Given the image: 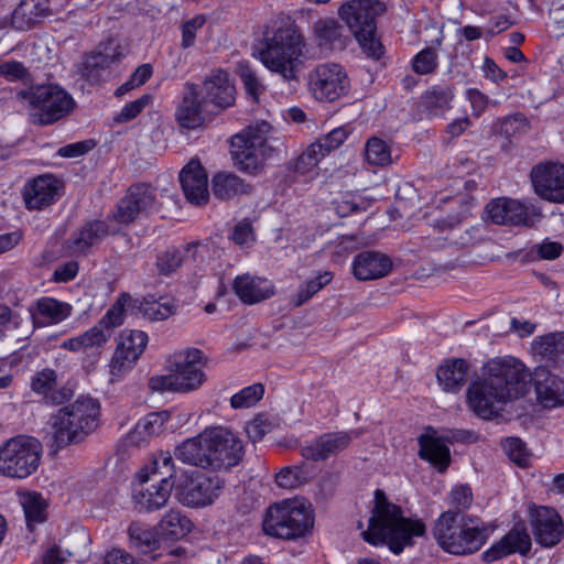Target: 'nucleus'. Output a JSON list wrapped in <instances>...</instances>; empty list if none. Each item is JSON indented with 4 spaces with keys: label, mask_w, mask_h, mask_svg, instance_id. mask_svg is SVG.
Wrapping results in <instances>:
<instances>
[{
    "label": "nucleus",
    "mask_w": 564,
    "mask_h": 564,
    "mask_svg": "<svg viewBox=\"0 0 564 564\" xmlns=\"http://www.w3.org/2000/svg\"><path fill=\"white\" fill-rule=\"evenodd\" d=\"M532 381L538 402L543 408L564 405V380L545 367L533 373L519 359L511 356L495 357L484 364L474 379L466 400L471 412L482 420L500 415L505 405L527 395Z\"/></svg>",
    "instance_id": "1"
},
{
    "label": "nucleus",
    "mask_w": 564,
    "mask_h": 564,
    "mask_svg": "<svg viewBox=\"0 0 564 564\" xmlns=\"http://www.w3.org/2000/svg\"><path fill=\"white\" fill-rule=\"evenodd\" d=\"M425 523L419 518L403 516L402 508L390 502L384 492L375 491V507L369 518L368 529L362 532L366 542L372 545L387 544L391 552L400 554L413 539L423 536Z\"/></svg>",
    "instance_id": "2"
},
{
    "label": "nucleus",
    "mask_w": 564,
    "mask_h": 564,
    "mask_svg": "<svg viewBox=\"0 0 564 564\" xmlns=\"http://www.w3.org/2000/svg\"><path fill=\"white\" fill-rule=\"evenodd\" d=\"M260 61L284 80H297L304 61L308 58L306 39L291 18L281 20L272 36L267 37L259 53Z\"/></svg>",
    "instance_id": "3"
},
{
    "label": "nucleus",
    "mask_w": 564,
    "mask_h": 564,
    "mask_svg": "<svg viewBox=\"0 0 564 564\" xmlns=\"http://www.w3.org/2000/svg\"><path fill=\"white\" fill-rule=\"evenodd\" d=\"M432 534L447 553L465 555L477 552L487 540V530L478 521L459 511H445L435 520Z\"/></svg>",
    "instance_id": "4"
},
{
    "label": "nucleus",
    "mask_w": 564,
    "mask_h": 564,
    "mask_svg": "<svg viewBox=\"0 0 564 564\" xmlns=\"http://www.w3.org/2000/svg\"><path fill=\"white\" fill-rule=\"evenodd\" d=\"M99 408L97 400L80 397L52 415L51 427L56 447L80 442L91 433L97 426Z\"/></svg>",
    "instance_id": "5"
},
{
    "label": "nucleus",
    "mask_w": 564,
    "mask_h": 564,
    "mask_svg": "<svg viewBox=\"0 0 564 564\" xmlns=\"http://www.w3.org/2000/svg\"><path fill=\"white\" fill-rule=\"evenodd\" d=\"M384 11V4L377 0H352L338 9V15L354 33L364 53L379 59L383 46L376 37V18Z\"/></svg>",
    "instance_id": "6"
},
{
    "label": "nucleus",
    "mask_w": 564,
    "mask_h": 564,
    "mask_svg": "<svg viewBox=\"0 0 564 564\" xmlns=\"http://www.w3.org/2000/svg\"><path fill=\"white\" fill-rule=\"evenodd\" d=\"M313 524L314 518L310 505L300 499H286L267 509L262 528L267 535L295 540L304 536Z\"/></svg>",
    "instance_id": "7"
},
{
    "label": "nucleus",
    "mask_w": 564,
    "mask_h": 564,
    "mask_svg": "<svg viewBox=\"0 0 564 564\" xmlns=\"http://www.w3.org/2000/svg\"><path fill=\"white\" fill-rule=\"evenodd\" d=\"M271 129L267 121H257L231 138V154L241 170L252 172L272 156L274 147L269 143Z\"/></svg>",
    "instance_id": "8"
},
{
    "label": "nucleus",
    "mask_w": 564,
    "mask_h": 564,
    "mask_svg": "<svg viewBox=\"0 0 564 564\" xmlns=\"http://www.w3.org/2000/svg\"><path fill=\"white\" fill-rule=\"evenodd\" d=\"M42 455L41 443L31 436L19 435L0 447V474L23 479L39 467Z\"/></svg>",
    "instance_id": "9"
},
{
    "label": "nucleus",
    "mask_w": 564,
    "mask_h": 564,
    "mask_svg": "<svg viewBox=\"0 0 564 564\" xmlns=\"http://www.w3.org/2000/svg\"><path fill=\"white\" fill-rule=\"evenodd\" d=\"M30 104L36 110L34 122L51 124L66 116L75 106L73 97L57 85H43L30 94Z\"/></svg>",
    "instance_id": "10"
},
{
    "label": "nucleus",
    "mask_w": 564,
    "mask_h": 564,
    "mask_svg": "<svg viewBox=\"0 0 564 564\" xmlns=\"http://www.w3.org/2000/svg\"><path fill=\"white\" fill-rule=\"evenodd\" d=\"M174 486L178 502L187 507H205L217 499L224 482L217 476L207 477L200 473H184Z\"/></svg>",
    "instance_id": "11"
},
{
    "label": "nucleus",
    "mask_w": 564,
    "mask_h": 564,
    "mask_svg": "<svg viewBox=\"0 0 564 564\" xmlns=\"http://www.w3.org/2000/svg\"><path fill=\"white\" fill-rule=\"evenodd\" d=\"M349 78L345 68L336 63H322L308 73V87L319 101L333 102L349 90Z\"/></svg>",
    "instance_id": "12"
},
{
    "label": "nucleus",
    "mask_w": 564,
    "mask_h": 564,
    "mask_svg": "<svg viewBox=\"0 0 564 564\" xmlns=\"http://www.w3.org/2000/svg\"><path fill=\"white\" fill-rule=\"evenodd\" d=\"M209 442V469H229L240 463L243 457L242 441L231 431L223 426L210 427Z\"/></svg>",
    "instance_id": "13"
},
{
    "label": "nucleus",
    "mask_w": 564,
    "mask_h": 564,
    "mask_svg": "<svg viewBox=\"0 0 564 564\" xmlns=\"http://www.w3.org/2000/svg\"><path fill=\"white\" fill-rule=\"evenodd\" d=\"M170 364L178 382L180 392L197 390L206 380L203 371L206 359L203 351L197 348H186L175 352Z\"/></svg>",
    "instance_id": "14"
},
{
    "label": "nucleus",
    "mask_w": 564,
    "mask_h": 564,
    "mask_svg": "<svg viewBox=\"0 0 564 564\" xmlns=\"http://www.w3.org/2000/svg\"><path fill=\"white\" fill-rule=\"evenodd\" d=\"M148 343V335L142 330L123 333L109 364L110 381L121 380L135 365Z\"/></svg>",
    "instance_id": "15"
},
{
    "label": "nucleus",
    "mask_w": 564,
    "mask_h": 564,
    "mask_svg": "<svg viewBox=\"0 0 564 564\" xmlns=\"http://www.w3.org/2000/svg\"><path fill=\"white\" fill-rule=\"evenodd\" d=\"M531 182L536 195L556 204H564V164L540 163L531 170Z\"/></svg>",
    "instance_id": "16"
},
{
    "label": "nucleus",
    "mask_w": 564,
    "mask_h": 564,
    "mask_svg": "<svg viewBox=\"0 0 564 564\" xmlns=\"http://www.w3.org/2000/svg\"><path fill=\"white\" fill-rule=\"evenodd\" d=\"M351 133V129L341 126L318 138L296 160L295 172L305 174L332 151L338 149Z\"/></svg>",
    "instance_id": "17"
},
{
    "label": "nucleus",
    "mask_w": 564,
    "mask_h": 564,
    "mask_svg": "<svg viewBox=\"0 0 564 564\" xmlns=\"http://www.w3.org/2000/svg\"><path fill=\"white\" fill-rule=\"evenodd\" d=\"M154 191L145 184L132 185L123 196L113 214V218L121 225L133 223L140 215L148 214L154 206Z\"/></svg>",
    "instance_id": "18"
},
{
    "label": "nucleus",
    "mask_w": 564,
    "mask_h": 564,
    "mask_svg": "<svg viewBox=\"0 0 564 564\" xmlns=\"http://www.w3.org/2000/svg\"><path fill=\"white\" fill-rule=\"evenodd\" d=\"M530 524L535 542L544 547L556 545L564 535L562 519L556 510L550 507L532 509Z\"/></svg>",
    "instance_id": "19"
},
{
    "label": "nucleus",
    "mask_w": 564,
    "mask_h": 564,
    "mask_svg": "<svg viewBox=\"0 0 564 564\" xmlns=\"http://www.w3.org/2000/svg\"><path fill=\"white\" fill-rule=\"evenodd\" d=\"M358 435L357 431L324 433L313 442L302 446L301 454L307 460H326L345 451Z\"/></svg>",
    "instance_id": "20"
},
{
    "label": "nucleus",
    "mask_w": 564,
    "mask_h": 564,
    "mask_svg": "<svg viewBox=\"0 0 564 564\" xmlns=\"http://www.w3.org/2000/svg\"><path fill=\"white\" fill-rule=\"evenodd\" d=\"M199 89L202 90L200 99L207 108L212 106L214 109L224 110L232 106L236 99L235 86L228 73L223 69H217L207 76Z\"/></svg>",
    "instance_id": "21"
},
{
    "label": "nucleus",
    "mask_w": 564,
    "mask_h": 564,
    "mask_svg": "<svg viewBox=\"0 0 564 564\" xmlns=\"http://www.w3.org/2000/svg\"><path fill=\"white\" fill-rule=\"evenodd\" d=\"M202 90L199 85L186 83L182 99L175 111L177 123L184 128L194 130L203 126L207 110L204 101L200 99Z\"/></svg>",
    "instance_id": "22"
},
{
    "label": "nucleus",
    "mask_w": 564,
    "mask_h": 564,
    "mask_svg": "<svg viewBox=\"0 0 564 564\" xmlns=\"http://www.w3.org/2000/svg\"><path fill=\"white\" fill-rule=\"evenodd\" d=\"M185 197L195 205H205L209 198L207 174L198 160H191L180 173Z\"/></svg>",
    "instance_id": "23"
},
{
    "label": "nucleus",
    "mask_w": 564,
    "mask_h": 564,
    "mask_svg": "<svg viewBox=\"0 0 564 564\" xmlns=\"http://www.w3.org/2000/svg\"><path fill=\"white\" fill-rule=\"evenodd\" d=\"M531 550V538L522 524H516L490 549L482 553L488 563L498 561L513 553L525 555Z\"/></svg>",
    "instance_id": "24"
},
{
    "label": "nucleus",
    "mask_w": 564,
    "mask_h": 564,
    "mask_svg": "<svg viewBox=\"0 0 564 564\" xmlns=\"http://www.w3.org/2000/svg\"><path fill=\"white\" fill-rule=\"evenodd\" d=\"M57 181L52 175H40L25 183L23 200L30 210H41L52 205L57 196Z\"/></svg>",
    "instance_id": "25"
},
{
    "label": "nucleus",
    "mask_w": 564,
    "mask_h": 564,
    "mask_svg": "<svg viewBox=\"0 0 564 564\" xmlns=\"http://www.w3.org/2000/svg\"><path fill=\"white\" fill-rule=\"evenodd\" d=\"M351 270L359 281L377 280L389 274L392 261L379 251H361L354 258Z\"/></svg>",
    "instance_id": "26"
},
{
    "label": "nucleus",
    "mask_w": 564,
    "mask_h": 564,
    "mask_svg": "<svg viewBox=\"0 0 564 564\" xmlns=\"http://www.w3.org/2000/svg\"><path fill=\"white\" fill-rule=\"evenodd\" d=\"M232 289L239 300L248 305L260 303L274 295L272 281L249 273L236 276Z\"/></svg>",
    "instance_id": "27"
},
{
    "label": "nucleus",
    "mask_w": 564,
    "mask_h": 564,
    "mask_svg": "<svg viewBox=\"0 0 564 564\" xmlns=\"http://www.w3.org/2000/svg\"><path fill=\"white\" fill-rule=\"evenodd\" d=\"M174 482L156 481L141 482L133 492V502L139 511L153 512L162 509L171 497Z\"/></svg>",
    "instance_id": "28"
},
{
    "label": "nucleus",
    "mask_w": 564,
    "mask_h": 564,
    "mask_svg": "<svg viewBox=\"0 0 564 564\" xmlns=\"http://www.w3.org/2000/svg\"><path fill=\"white\" fill-rule=\"evenodd\" d=\"M107 235L108 225L105 221H89L77 229L72 237L65 241V251L72 256H84Z\"/></svg>",
    "instance_id": "29"
},
{
    "label": "nucleus",
    "mask_w": 564,
    "mask_h": 564,
    "mask_svg": "<svg viewBox=\"0 0 564 564\" xmlns=\"http://www.w3.org/2000/svg\"><path fill=\"white\" fill-rule=\"evenodd\" d=\"M208 436H210V427H206L198 435L183 441L175 447L174 456L187 465L209 469V449H207L209 442L206 440Z\"/></svg>",
    "instance_id": "30"
},
{
    "label": "nucleus",
    "mask_w": 564,
    "mask_h": 564,
    "mask_svg": "<svg viewBox=\"0 0 564 564\" xmlns=\"http://www.w3.org/2000/svg\"><path fill=\"white\" fill-rule=\"evenodd\" d=\"M72 311L70 304L53 297H42L36 301L34 308H30L35 327L58 324L68 318Z\"/></svg>",
    "instance_id": "31"
},
{
    "label": "nucleus",
    "mask_w": 564,
    "mask_h": 564,
    "mask_svg": "<svg viewBox=\"0 0 564 564\" xmlns=\"http://www.w3.org/2000/svg\"><path fill=\"white\" fill-rule=\"evenodd\" d=\"M50 14V0H22L12 13V25L28 30Z\"/></svg>",
    "instance_id": "32"
},
{
    "label": "nucleus",
    "mask_w": 564,
    "mask_h": 564,
    "mask_svg": "<svg viewBox=\"0 0 564 564\" xmlns=\"http://www.w3.org/2000/svg\"><path fill=\"white\" fill-rule=\"evenodd\" d=\"M313 35L318 47L323 51L333 52L345 47L343 26L335 19L317 20L313 25Z\"/></svg>",
    "instance_id": "33"
},
{
    "label": "nucleus",
    "mask_w": 564,
    "mask_h": 564,
    "mask_svg": "<svg viewBox=\"0 0 564 564\" xmlns=\"http://www.w3.org/2000/svg\"><path fill=\"white\" fill-rule=\"evenodd\" d=\"M469 365L465 359L454 358L440 366L437 380L446 392H458L467 380Z\"/></svg>",
    "instance_id": "34"
},
{
    "label": "nucleus",
    "mask_w": 564,
    "mask_h": 564,
    "mask_svg": "<svg viewBox=\"0 0 564 564\" xmlns=\"http://www.w3.org/2000/svg\"><path fill=\"white\" fill-rule=\"evenodd\" d=\"M419 456L431 463L438 471H444L451 462L449 448L440 438L423 434L419 437Z\"/></svg>",
    "instance_id": "35"
},
{
    "label": "nucleus",
    "mask_w": 564,
    "mask_h": 564,
    "mask_svg": "<svg viewBox=\"0 0 564 564\" xmlns=\"http://www.w3.org/2000/svg\"><path fill=\"white\" fill-rule=\"evenodd\" d=\"M56 379L55 370L43 369L32 378L31 388L35 393L43 394L46 402L62 404L70 397V392L66 389L55 390Z\"/></svg>",
    "instance_id": "36"
},
{
    "label": "nucleus",
    "mask_w": 564,
    "mask_h": 564,
    "mask_svg": "<svg viewBox=\"0 0 564 564\" xmlns=\"http://www.w3.org/2000/svg\"><path fill=\"white\" fill-rule=\"evenodd\" d=\"M453 98V89L449 86L434 87L421 96L420 106L429 118H438L451 109Z\"/></svg>",
    "instance_id": "37"
},
{
    "label": "nucleus",
    "mask_w": 564,
    "mask_h": 564,
    "mask_svg": "<svg viewBox=\"0 0 564 564\" xmlns=\"http://www.w3.org/2000/svg\"><path fill=\"white\" fill-rule=\"evenodd\" d=\"M212 191L215 197L227 200L250 194L251 186L235 174L219 173L213 177Z\"/></svg>",
    "instance_id": "38"
},
{
    "label": "nucleus",
    "mask_w": 564,
    "mask_h": 564,
    "mask_svg": "<svg viewBox=\"0 0 564 564\" xmlns=\"http://www.w3.org/2000/svg\"><path fill=\"white\" fill-rule=\"evenodd\" d=\"M175 475L173 456L169 452L153 455L151 462L138 474L141 482H148L151 477L158 476V481H171Z\"/></svg>",
    "instance_id": "39"
},
{
    "label": "nucleus",
    "mask_w": 564,
    "mask_h": 564,
    "mask_svg": "<svg viewBox=\"0 0 564 564\" xmlns=\"http://www.w3.org/2000/svg\"><path fill=\"white\" fill-rule=\"evenodd\" d=\"M163 413L152 412L140 420L134 429L128 434L127 442L132 445H139L145 442L150 436L159 435L164 427Z\"/></svg>",
    "instance_id": "40"
},
{
    "label": "nucleus",
    "mask_w": 564,
    "mask_h": 564,
    "mask_svg": "<svg viewBox=\"0 0 564 564\" xmlns=\"http://www.w3.org/2000/svg\"><path fill=\"white\" fill-rule=\"evenodd\" d=\"M130 545L143 554L159 549L160 539L154 528L133 522L128 529Z\"/></svg>",
    "instance_id": "41"
},
{
    "label": "nucleus",
    "mask_w": 564,
    "mask_h": 564,
    "mask_svg": "<svg viewBox=\"0 0 564 564\" xmlns=\"http://www.w3.org/2000/svg\"><path fill=\"white\" fill-rule=\"evenodd\" d=\"M192 521L178 509L169 510L158 524L160 532L171 539H181L192 530Z\"/></svg>",
    "instance_id": "42"
},
{
    "label": "nucleus",
    "mask_w": 564,
    "mask_h": 564,
    "mask_svg": "<svg viewBox=\"0 0 564 564\" xmlns=\"http://www.w3.org/2000/svg\"><path fill=\"white\" fill-rule=\"evenodd\" d=\"M26 525L30 531L46 520V502L39 494H28L22 501Z\"/></svg>",
    "instance_id": "43"
},
{
    "label": "nucleus",
    "mask_w": 564,
    "mask_h": 564,
    "mask_svg": "<svg viewBox=\"0 0 564 564\" xmlns=\"http://www.w3.org/2000/svg\"><path fill=\"white\" fill-rule=\"evenodd\" d=\"M365 159L373 166H386L392 163L391 148L382 139L371 137L365 145Z\"/></svg>",
    "instance_id": "44"
},
{
    "label": "nucleus",
    "mask_w": 564,
    "mask_h": 564,
    "mask_svg": "<svg viewBox=\"0 0 564 564\" xmlns=\"http://www.w3.org/2000/svg\"><path fill=\"white\" fill-rule=\"evenodd\" d=\"M539 354L553 358L557 364L564 365V333L549 334L534 341Z\"/></svg>",
    "instance_id": "45"
},
{
    "label": "nucleus",
    "mask_w": 564,
    "mask_h": 564,
    "mask_svg": "<svg viewBox=\"0 0 564 564\" xmlns=\"http://www.w3.org/2000/svg\"><path fill=\"white\" fill-rule=\"evenodd\" d=\"M507 205L506 225L532 227L535 224V218L541 217L540 213L534 212V209L530 213L529 207L517 199L508 198Z\"/></svg>",
    "instance_id": "46"
},
{
    "label": "nucleus",
    "mask_w": 564,
    "mask_h": 564,
    "mask_svg": "<svg viewBox=\"0 0 564 564\" xmlns=\"http://www.w3.org/2000/svg\"><path fill=\"white\" fill-rule=\"evenodd\" d=\"M138 308L151 322L165 321L175 313V306L169 301L161 302L153 297H144Z\"/></svg>",
    "instance_id": "47"
},
{
    "label": "nucleus",
    "mask_w": 564,
    "mask_h": 564,
    "mask_svg": "<svg viewBox=\"0 0 564 564\" xmlns=\"http://www.w3.org/2000/svg\"><path fill=\"white\" fill-rule=\"evenodd\" d=\"M333 280V273L325 271L318 273L314 279L303 284L296 294L291 299L294 306H301L306 303L314 294L321 291L324 286L330 283Z\"/></svg>",
    "instance_id": "48"
},
{
    "label": "nucleus",
    "mask_w": 564,
    "mask_h": 564,
    "mask_svg": "<svg viewBox=\"0 0 564 564\" xmlns=\"http://www.w3.org/2000/svg\"><path fill=\"white\" fill-rule=\"evenodd\" d=\"M310 480V471L303 465L282 468L275 476V482L284 489H294Z\"/></svg>",
    "instance_id": "49"
},
{
    "label": "nucleus",
    "mask_w": 564,
    "mask_h": 564,
    "mask_svg": "<svg viewBox=\"0 0 564 564\" xmlns=\"http://www.w3.org/2000/svg\"><path fill=\"white\" fill-rule=\"evenodd\" d=\"M112 65L108 62L107 57L102 56L97 50L87 54L84 57L82 65V75L88 80H98L101 72L110 68Z\"/></svg>",
    "instance_id": "50"
},
{
    "label": "nucleus",
    "mask_w": 564,
    "mask_h": 564,
    "mask_svg": "<svg viewBox=\"0 0 564 564\" xmlns=\"http://www.w3.org/2000/svg\"><path fill=\"white\" fill-rule=\"evenodd\" d=\"M264 394V387L254 383L241 389L230 398V405L234 409H247L257 404Z\"/></svg>",
    "instance_id": "51"
},
{
    "label": "nucleus",
    "mask_w": 564,
    "mask_h": 564,
    "mask_svg": "<svg viewBox=\"0 0 564 564\" xmlns=\"http://www.w3.org/2000/svg\"><path fill=\"white\" fill-rule=\"evenodd\" d=\"M184 262V254L181 250L170 247L158 254L156 268L160 274L170 275L174 273Z\"/></svg>",
    "instance_id": "52"
},
{
    "label": "nucleus",
    "mask_w": 564,
    "mask_h": 564,
    "mask_svg": "<svg viewBox=\"0 0 564 564\" xmlns=\"http://www.w3.org/2000/svg\"><path fill=\"white\" fill-rule=\"evenodd\" d=\"M127 302L128 296L122 294L98 322L105 329L110 332V335L112 334L113 328L123 323L124 306Z\"/></svg>",
    "instance_id": "53"
},
{
    "label": "nucleus",
    "mask_w": 564,
    "mask_h": 564,
    "mask_svg": "<svg viewBox=\"0 0 564 564\" xmlns=\"http://www.w3.org/2000/svg\"><path fill=\"white\" fill-rule=\"evenodd\" d=\"M96 50L107 57L111 65L121 62L128 52L127 46L117 37H110L101 42Z\"/></svg>",
    "instance_id": "54"
},
{
    "label": "nucleus",
    "mask_w": 564,
    "mask_h": 564,
    "mask_svg": "<svg viewBox=\"0 0 564 564\" xmlns=\"http://www.w3.org/2000/svg\"><path fill=\"white\" fill-rule=\"evenodd\" d=\"M501 446L512 462L519 466L528 464V451L525 444L519 437H508L501 442Z\"/></svg>",
    "instance_id": "55"
},
{
    "label": "nucleus",
    "mask_w": 564,
    "mask_h": 564,
    "mask_svg": "<svg viewBox=\"0 0 564 564\" xmlns=\"http://www.w3.org/2000/svg\"><path fill=\"white\" fill-rule=\"evenodd\" d=\"M152 101L151 95H142L138 99L127 104L119 113L115 116L117 123H124L137 118L141 111Z\"/></svg>",
    "instance_id": "56"
},
{
    "label": "nucleus",
    "mask_w": 564,
    "mask_h": 564,
    "mask_svg": "<svg viewBox=\"0 0 564 564\" xmlns=\"http://www.w3.org/2000/svg\"><path fill=\"white\" fill-rule=\"evenodd\" d=\"M437 66V53L434 48L427 47L419 52L412 62L413 70L416 74L425 75L432 73Z\"/></svg>",
    "instance_id": "57"
},
{
    "label": "nucleus",
    "mask_w": 564,
    "mask_h": 564,
    "mask_svg": "<svg viewBox=\"0 0 564 564\" xmlns=\"http://www.w3.org/2000/svg\"><path fill=\"white\" fill-rule=\"evenodd\" d=\"M206 18L203 14L196 15L182 24V42L183 48L192 47L195 43L196 32L204 26Z\"/></svg>",
    "instance_id": "58"
},
{
    "label": "nucleus",
    "mask_w": 564,
    "mask_h": 564,
    "mask_svg": "<svg viewBox=\"0 0 564 564\" xmlns=\"http://www.w3.org/2000/svg\"><path fill=\"white\" fill-rule=\"evenodd\" d=\"M85 349L99 347L110 338V332L105 329L99 323L80 335Z\"/></svg>",
    "instance_id": "59"
},
{
    "label": "nucleus",
    "mask_w": 564,
    "mask_h": 564,
    "mask_svg": "<svg viewBox=\"0 0 564 564\" xmlns=\"http://www.w3.org/2000/svg\"><path fill=\"white\" fill-rule=\"evenodd\" d=\"M451 505L460 510L468 509L473 503V492L468 485H458L451 490Z\"/></svg>",
    "instance_id": "60"
},
{
    "label": "nucleus",
    "mask_w": 564,
    "mask_h": 564,
    "mask_svg": "<svg viewBox=\"0 0 564 564\" xmlns=\"http://www.w3.org/2000/svg\"><path fill=\"white\" fill-rule=\"evenodd\" d=\"M149 387L154 392H180L178 382H176V378L174 376L173 369L170 368L169 375L162 376H153L149 380Z\"/></svg>",
    "instance_id": "61"
},
{
    "label": "nucleus",
    "mask_w": 564,
    "mask_h": 564,
    "mask_svg": "<svg viewBox=\"0 0 564 564\" xmlns=\"http://www.w3.org/2000/svg\"><path fill=\"white\" fill-rule=\"evenodd\" d=\"M507 197H501L497 199H492L486 206V213L488 218L497 225H506L508 205Z\"/></svg>",
    "instance_id": "62"
},
{
    "label": "nucleus",
    "mask_w": 564,
    "mask_h": 564,
    "mask_svg": "<svg viewBox=\"0 0 564 564\" xmlns=\"http://www.w3.org/2000/svg\"><path fill=\"white\" fill-rule=\"evenodd\" d=\"M239 76L243 83L247 94L253 99L258 100L261 93L262 85L257 78L256 74L248 66H240Z\"/></svg>",
    "instance_id": "63"
},
{
    "label": "nucleus",
    "mask_w": 564,
    "mask_h": 564,
    "mask_svg": "<svg viewBox=\"0 0 564 564\" xmlns=\"http://www.w3.org/2000/svg\"><path fill=\"white\" fill-rule=\"evenodd\" d=\"M272 424L261 416H258L247 424L246 432L248 437L253 442L261 441L265 434L271 432Z\"/></svg>",
    "instance_id": "64"
}]
</instances>
